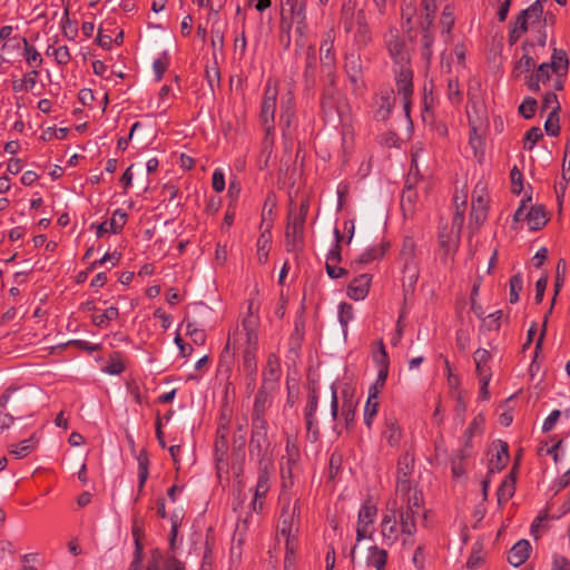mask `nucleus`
<instances>
[{
    "instance_id": "obj_1",
    "label": "nucleus",
    "mask_w": 570,
    "mask_h": 570,
    "mask_svg": "<svg viewBox=\"0 0 570 570\" xmlns=\"http://www.w3.org/2000/svg\"><path fill=\"white\" fill-rule=\"evenodd\" d=\"M259 317L252 312V303L248 306V315L240 326L236 327L228 336L227 343L220 354L219 371L228 376L232 372L235 354H238V368L246 375L247 393L255 389L257 373Z\"/></svg>"
},
{
    "instance_id": "obj_2",
    "label": "nucleus",
    "mask_w": 570,
    "mask_h": 570,
    "mask_svg": "<svg viewBox=\"0 0 570 570\" xmlns=\"http://www.w3.org/2000/svg\"><path fill=\"white\" fill-rule=\"evenodd\" d=\"M424 503L422 492L412 497H393L382 511L380 534L382 544L392 547L400 538L406 544L416 533V518L421 514Z\"/></svg>"
},
{
    "instance_id": "obj_3",
    "label": "nucleus",
    "mask_w": 570,
    "mask_h": 570,
    "mask_svg": "<svg viewBox=\"0 0 570 570\" xmlns=\"http://www.w3.org/2000/svg\"><path fill=\"white\" fill-rule=\"evenodd\" d=\"M385 48L393 61L394 80L397 95L402 97L405 115L410 116L413 96V70L410 53L396 28H390L384 36Z\"/></svg>"
},
{
    "instance_id": "obj_4",
    "label": "nucleus",
    "mask_w": 570,
    "mask_h": 570,
    "mask_svg": "<svg viewBox=\"0 0 570 570\" xmlns=\"http://www.w3.org/2000/svg\"><path fill=\"white\" fill-rule=\"evenodd\" d=\"M321 108L324 120L333 127L341 126L343 139L352 131V111L347 99L335 87L334 80L322 92Z\"/></svg>"
},
{
    "instance_id": "obj_5",
    "label": "nucleus",
    "mask_w": 570,
    "mask_h": 570,
    "mask_svg": "<svg viewBox=\"0 0 570 570\" xmlns=\"http://www.w3.org/2000/svg\"><path fill=\"white\" fill-rule=\"evenodd\" d=\"M340 22L346 33H352L353 43L358 50L372 43L373 33L367 14L363 9L356 10L352 1L343 3Z\"/></svg>"
},
{
    "instance_id": "obj_6",
    "label": "nucleus",
    "mask_w": 570,
    "mask_h": 570,
    "mask_svg": "<svg viewBox=\"0 0 570 570\" xmlns=\"http://www.w3.org/2000/svg\"><path fill=\"white\" fill-rule=\"evenodd\" d=\"M279 518L277 532L284 539H298L301 525V498L295 501H278Z\"/></svg>"
},
{
    "instance_id": "obj_7",
    "label": "nucleus",
    "mask_w": 570,
    "mask_h": 570,
    "mask_svg": "<svg viewBox=\"0 0 570 570\" xmlns=\"http://www.w3.org/2000/svg\"><path fill=\"white\" fill-rule=\"evenodd\" d=\"M308 200H303L297 209H291L286 226V248L288 252L298 250L304 244V227L308 214Z\"/></svg>"
},
{
    "instance_id": "obj_8",
    "label": "nucleus",
    "mask_w": 570,
    "mask_h": 570,
    "mask_svg": "<svg viewBox=\"0 0 570 570\" xmlns=\"http://www.w3.org/2000/svg\"><path fill=\"white\" fill-rule=\"evenodd\" d=\"M414 472V458L410 453L403 454L397 461L396 485L394 497H412L415 492H422L412 479Z\"/></svg>"
},
{
    "instance_id": "obj_9",
    "label": "nucleus",
    "mask_w": 570,
    "mask_h": 570,
    "mask_svg": "<svg viewBox=\"0 0 570 570\" xmlns=\"http://www.w3.org/2000/svg\"><path fill=\"white\" fill-rule=\"evenodd\" d=\"M268 423L266 420L252 421V434L249 440V455L257 463L272 462L267 459L271 442L267 435Z\"/></svg>"
},
{
    "instance_id": "obj_10",
    "label": "nucleus",
    "mask_w": 570,
    "mask_h": 570,
    "mask_svg": "<svg viewBox=\"0 0 570 570\" xmlns=\"http://www.w3.org/2000/svg\"><path fill=\"white\" fill-rule=\"evenodd\" d=\"M273 463L262 462L257 468V482L254 488V497L250 502L253 511L261 513L264 508V502L272 485Z\"/></svg>"
},
{
    "instance_id": "obj_11",
    "label": "nucleus",
    "mask_w": 570,
    "mask_h": 570,
    "mask_svg": "<svg viewBox=\"0 0 570 570\" xmlns=\"http://www.w3.org/2000/svg\"><path fill=\"white\" fill-rule=\"evenodd\" d=\"M377 507L371 500H365L357 513V525H356V542L360 543L364 539L373 538V528L377 518Z\"/></svg>"
},
{
    "instance_id": "obj_12",
    "label": "nucleus",
    "mask_w": 570,
    "mask_h": 570,
    "mask_svg": "<svg viewBox=\"0 0 570 570\" xmlns=\"http://www.w3.org/2000/svg\"><path fill=\"white\" fill-rule=\"evenodd\" d=\"M278 89L276 83L268 80L265 85L261 104L259 121L263 128L271 129L275 125V114Z\"/></svg>"
},
{
    "instance_id": "obj_13",
    "label": "nucleus",
    "mask_w": 570,
    "mask_h": 570,
    "mask_svg": "<svg viewBox=\"0 0 570 570\" xmlns=\"http://www.w3.org/2000/svg\"><path fill=\"white\" fill-rule=\"evenodd\" d=\"M306 3L307 0H285L284 2V10L289 12L291 19L295 24V31L301 37H305L308 31Z\"/></svg>"
},
{
    "instance_id": "obj_14",
    "label": "nucleus",
    "mask_w": 570,
    "mask_h": 570,
    "mask_svg": "<svg viewBox=\"0 0 570 570\" xmlns=\"http://www.w3.org/2000/svg\"><path fill=\"white\" fill-rule=\"evenodd\" d=\"M345 72L352 82L354 89L363 83L364 66L362 57L358 52L352 51L345 56Z\"/></svg>"
},
{
    "instance_id": "obj_15",
    "label": "nucleus",
    "mask_w": 570,
    "mask_h": 570,
    "mask_svg": "<svg viewBox=\"0 0 570 570\" xmlns=\"http://www.w3.org/2000/svg\"><path fill=\"white\" fill-rule=\"evenodd\" d=\"M282 375V366L279 357L272 353L268 355L266 364L262 373V387L273 390L278 384Z\"/></svg>"
},
{
    "instance_id": "obj_16",
    "label": "nucleus",
    "mask_w": 570,
    "mask_h": 570,
    "mask_svg": "<svg viewBox=\"0 0 570 570\" xmlns=\"http://www.w3.org/2000/svg\"><path fill=\"white\" fill-rule=\"evenodd\" d=\"M372 284V275L364 273L356 276L347 286V296L354 301L364 299Z\"/></svg>"
},
{
    "instance_id": "obj_17",
    "label": "nucleus",
    "mask_w": 570,
    "mask_h": 570,
    "mask_svg": "<svg viewBox=\"0 0 570 570\" xmlns=\"http://www.w3.org/2000/svg\"><path fill=\"white\" fill-rule=\"evenodd\" d=\"M334 41L335 31L331 28L323 33L320 47L322 65L327 68H333L335 66Z\"/></svg>"
},
{
    "instance_id": "obj_18",
    "label": "nucleus",
    "mask_w": 570,
    "mask_h": 570,
    "mask_svg": "<svg viewBox=\"0 0 570 570\" xmlns=\"http://www.w3.org/2000/svg\"><path fill=\"white\" fill-rule=\"evenodd\" d=\"M127 222V214L118 208L112 213V216L109 220H105L104 223L97 226V237H102L106 233L118 234L122 230L125 224Z\"/></svg>"
},
{
    "instance_id": "obj_19",
    "label": "nucleus",
    "mask_w": 570,
    "mask_h": 570,
    "mask_svg": "<svg viewBox=\"0 0 570 570\" xmlns=\"http://www.w3.org/2000/svg\"><path fill=\"white\" fill-rule=\"evenodd\" d=\"M382 438L386 440L390 446H399L402 439V430L396 417L393 414L386 415L382 429Z\"/></svg>"
},
{
    "instance_id": "obj_20",
    "label": "nucleus",
    "mask_w": 570,
    "mask_h": 570,
    "mask_svg": "<svg viewBox=\"0 0 570 570\" xmlns=\"http://www.w3.org/2000/svg\"><path fill=\"white\" fill-rule=\"evenodd\" d=\"M484 189L481 188L480 194L474 190L472 195V207H471V222L476 226H480L485 219L488 214V200L483 194Z\"/></svg>"
},
{
    "instance_id": "obj_21",
    "label": "nucleus",
    "mask_w": 570,
    "mask_h": 570,
    "mask_svg": "<svg viewBox=\"0 0 570 570\" xmlns=\"http://www.w3.org/2000/svg\"><path fill=\"white\" fill-rule=\"evenodd\" d=\"M532 548L528 540L515 542L508 552V562L514 568L522 566L530 557Z\"/></svg>"
},
{
    "instance_id": "obj_22",
    "label": "nucleus",
    "mask_w": 570,
    "mask_h": 570,
    "mask_svg": "<svg viewBox=\"0 0 570 570\" xmlns=\"http://www.w3.org/2000/svg\"><path fill=\"white\" fill-rule=\"evenodd\" d=\"M551 68V66H548V62L541 63L534 72L527 77L525 85L528 88L532 91H538L540 85H546L548 81L552 80L554 72Z\"/></svg>"
},
{
    "instance_id": "obj_23",
    "label": "nucleus",
    "mask_w": 570,
    "mask_h": 570,
    "mask_svg": "<svg viewBox=\"0 0 570 570\" xmlns=\"http://www.w3.org/2000/svg\"><path fill=\"white\" fill-rule=\"evenodd\" d=\"M295 117V98L292 91H287L282 96L281 100V115H279V124L283 127V134L285 135V129L289 128L292 121Z\"/></svg>"
},
{
    "instance_id": "obj_24",
    "label": "nucleus",
    "mask_w": 570,
    "mask_h": 570,
    "mask_svg": "<svg viewBox=\"0 0 570 570\" xmlns=\"http://www.w3.org/2000/svg\"><path fill=\"white\" fill-rule=\"evenodd\" d=\"M495 453L492 454L489 463V473H497L502 471L509 461V446L503 441H498L494 444Z\"/></svg>"
},
{
    "instance_id": "obj_25",
    "label": "nucleus",
    "mask_w": 570,
    "mask_h": 570,
    "mask_svg": "<svg viewBox=\"0 0 570 570\" xmlns=\"http://www.w3.org/2000/svg\"><path fill=\"white\" fill-rule=\"evenodd\" d=\"M492 358L491 353L485 348H478L473 353V361L475 364V373L479 377H492L490 367V361Z\"/></svg>"
},
{
    "instance_id": "obj_26",
    "label": "nucleus",
    "mask_w": 570,
    "mask_h": 570,
    "mask_svg": "<svg viewBox=\"0 0 570 570\" xmlns=\"http://www.w3.org/2000/svg\"><path fill=\"white\" fill-rule=\"evenodd\" d=\"M384 254L385 249L382 245L368 247L351 262V267L357 271L364 265H367L375 259L383 257Z\"/></svg>"
},
{
    "instance_id": "obj_27",
    "label": "nucleus",
    "mask_w": 570,
    "mask_h": 570,
    "mask_svg": "<svg viewBox=\"0 0 570 570\" xmlns=\"http://www.w3.org/2000/svg\"><path fill=\"white\" fill-rule=\"evenodd\" d=\"M267 387H259L254 400L252 421L266 420L265 411L268 409L271 401Z\"/></svg>"
},
{
    "instance_id": "obj_28",
    "label": "nucleus",
    "mask_w": 570,
    "mask_h": 570,
    "mask_svg": "<svg viewBox=\"0 0 570 570\" xmlns=\"http://www.w3.org/2000/svg\"><path fill=\"white\" fill-rule=\"evenodd\" d=\"M455 18H454V7L452 4H446L441 14L440 27H441V36L445 43L451 41V31L454 27Z\"/></svg>"
},
{
    "instance_id": "obj_29",
    "label": "nucleus",
    "mask_w": 570,
    "mask_h": 570,
    "mask_svg": "<svg viewBox=\"0 0 570 570\" xmlns=\"http://www.w3.org/2000/svg\"><path fill=\"white\" fill-rule=\"evenodd\" d=\"M387 551L377 546H372L367 549L366 564L375 568V570H385L387 563Z\"/></svg>"
},
{
    "instance_id": "obj_30",
    "label": "nucleus",
    "mask_w": 570,
    "mask_h": 570,
    "mask_svg": "<svg viewBox=\"0 0 570 570\" xmlns=\"http://www.w3.org/2000/svg\"><path fill=\"white\" fill-rule=\"evenodd\" d=\"M377 109L375 111V118L380 120H385L389 118L394 105L395 97L393 90H387L382 92L377 98Z\"/></svg>"
},
{
    "instance_id": "obj_31",
    "label": "nucleus",
    "mask_w": 570,
    "mask_h": 570,
    "mask_svg": "<svg viewBox=\"0 0 570 570\" xmlns=\"http://www.w3.org/2000/svg\"><path fill=\"white\" fill-rule=\"evenodd\" d=\"M525 222L530 230L541 229L547 224V215L543 206H531L525 214Z\"/></svg>"
},
{
    "instance_id": "obj_32",
    "label": "nucleus",
    "mask_w": 570,
    "mask_h": 570,
    "mask_svg": "<svg viewBox=\"0 0 570 570\" xmlns=\"http://www.w3.org/2000/svg\"><path fill=\"white\" fill-rule=\"evenodd\" d=\"M372 358L375 363L377 371H382L383 373H389L390 368V358L383 340H379L375 342L372 350Z\"/></svg>"
},
{
    "instance_id": "obj_33",
    "label": "nucleus",
    "mask_w": 570,
    "mask_h": 570,
    "mask_svg": "<svg viewBox=\"0 0 570 570\" xmlns=\"http://www.w3.org/2000/svg\"><path fill=\"white\" fill-rule=\"evenodd\" d=\"M551 66L554 76H566L569 68V59L567 52L562 49H553L551 55V61L548 62Z\"/></svg>"
},
{
    "instance_id": "obj_34",
    "label": "nucleus",
    "mask_w": 570,
    "mask_h": 570,
    "mask_svg": "<svg viewBox=\"0 0 570 570\" xmlns=\"http://www.w3.org/2000/svg\"><path fill=\"white\" fill-rule=\"evenodd\" d=\"M432 27H426V24H421V31L422 37L420 40L421 43V56L422 59L430 63L432 57H433V43H434V37L431 32Z\"/></svg>"
},
{
    "instance_id": "obj_35",
    "label": "nucleus",
    "mask_w": 570,
    "mask_h": 570,
    "mask_svg": "<svg viewBox=\"0 0 570 570\" xmlns=\"http://www.w3.org/2000/svg\"><path fill=\"white\" fill-rule=\"evenodd\" d=\"M484 416L482 414L475 415L470 422L469 426L463 433V442L466 443L468 449L473 448L472 439L483 432Z\"/></svg>"
},
{
    "instance_id": "obj_36",
    "label": "nucleus",
    "mask_w": 570,
    "mask_h": 570,
    "mask_svg": "<svg viewBox=\"0 0 570 570\" xmlns=\"http://www.w3.org/2000/svg\"><path fill=\"white\" fill-rule=\"evenodd\" d=\"M138 463V493L144 490L149 475V456L146 450H141L137 455Z\"/></svg>"
},
{
    "instance_id": "obj_37",
    "label": "nucleus",
    "mask_w": 570,
    "mask_h": 570,
    "mask_svg": "<svg viewBox=\"0 0 570 570\" xmlns=\"http://www.w3.org/2000/svg\"><path fill=\"white\" fill-rule=\"evenodd\" d=\"M284 540H285L284 570H295L296 553L299 548L298 539H284Z\"/></svg>"
},
{
    "instance_id": "obj_38",
    "label": "nucleus",
    "mask_w": 570,
    "mask_h": 570,
    "mask_svg": "<svg viewBox=\"0 0 570 570\" xmlns=\"http://www.w3.org/2000/svg\"><path fill=\"white\" fill-rule=\"evenodd\" d=\"M39 71L33 69L27 72L22 79L12 82V90L14 92L31 91L37 85Z\"/></svg>"
},
{
    "instance_id": "obj_39",
    "label": "nucleus",
    "mask_w": 570,
    "mask_h": 570,
    "mask_svg": "<svg viewBox=\"0 0 570 570\" xmlns=\"http://www.w3.org/2000/svg\"><path fill=\"white\" fill-rule=\"evenodd\" d=\"M295 476L281 475V490L278 501H295L299 498L294 491Z\"/></svg>"
},
{
    "instance_id": "obj_40",
    "label": "nucleus",
    "mask_w": 570,
    "mask_h": 570,
    "mask_svg": "<svg viewBox=\"0 0 570 570\" xmlns=\"http://www.w3.org/2000/svg\"><path fill=\"white\" fill-rule=\"evenodd\" d=\"M119 316V311L116 306H109L101 314H96L91 316V322L95 326L100 328L108 327L111 321L117 320Z\"/></svg>"
},
{
    "instance_id": "obj_41",
    "label": "nucleus",
    "mask_w": 570,
    "mask_h": 570,
    "mask_svg": "<svg viewBox=\"0 0 570 570\" xmlns=\"http://www.w3.org/2000/svg\"><path fill=\"white\" fill-rule=\"evenodd\" d=\"M534 67V59L530 55L523 53L514 65V68L512 70V77L514 79H519L523 75L529 73Z\"/></svg>"
},
{
    "instance_id": "obj_42",
    "label": "nucleus",
    "mask_w": 570,
    "mask_h": 570,
    "mask_svg": "<svg viewBox=\"0 0 570 570\" xmlns=\"http://www.w3.org/2000/svg\"><path fill=\"white\" fill-rule=\"evenodd\" d=\"M126 366L122 361L120 352H114L110 354L106 365L102 367V372L109 375H119L125 371Z\"/></svg>"
},
{
    "instance_id": "obj_43",
    "label": "nucleus",
    "mask_w": 570,
    "mask_h": 570,
    "mask_svg": "<svg viewBox=\"0 0 570 570\" xmlns=\"http://www.w3.org/2000/svg\"><path fill=\"white\" fill-rule=\"evenodd\" d=\"M22 40H23L22 56H23L24 60L27 61V63L29 66L35 67V69L40 67L43 62V59H42L40 52L36 49V47L30 45L26 38H23Z\"/></svg>"
},
{
    "instance_id": "obj_44",
    "label": "nucleus",
    "mask_w": 570,
    "mask_h": 570,
    "mask_svg": "<svg viewBox=\"0 0 570 570\" xmlns=\"http://www.w3.org/2000/svg\"><path fill=\"white\" fill-rule=\"evenodd\" d=\"M354 318V308L351 304L342 302L338 304V322L344 336L347 334L348 323Z\"/></svg>"
},
{
    "instance_id": "obj_45",
    "label": "nucleus",
    "mask_w": 570,
    "mask_h": 570,
    "mask_svg": "<svg viewBox=\"0 0 570 570\" xmlns=\"http://www.w3.org/2000/svg\"><path fill=\"white\" fill-rule=\"evenodd\" d=\"M566 273H567L566 261L563 258H560L558 261V263H557V268H556L554 296H553V299H552V305L556 302L557 295L559 294V292L561 291L562 286L564 285Z\"/></svg>"
},
{
    "instance_id": "obj_46",
    "label": "nucleus",
    "mask_w": 570,
    "mask_h": 570,
    "mask_svg": "<svg viewBox=\"0 0 570 570\" xmlns=\"http://www.w3.org/2000/svg\"><path fill=\"white\" fill-rule=\"evenodd\" d=\"M454 249L445 242H440L439 248V258L442 266L446 269H450L454 259Z\"/></svg>"
},
{
    "instance_id": "obj_47",
    "label": "nucleus",
    "mask_w": 570,
    "mask_h": 570,
    "mask_svg": "<svg viewBox=\"0 0 570 570\" xmlns=\"http://www.w3.org/2000/svg\"><path fill=\"white\" fill-rule=\"evenodd\" d=\"M60 24H61V29L63 31V35L69 40H75V38L78 35V29L76 27V23H73L71 21V19L69 18V7L68 6L63 10Z\"/></svg>"
},
{
    "instance_id": "obj_48",
    "label": "nucleus",
    "mask_w": 570,
    "mask_h": 570,
    "mask_svg": "<svg viewBox=\"0 0 570 570\" xmlns=\"http://www.w3.org/2000/svg\"><path fill=\"white\" fill-rule=\"evenodd\" d=\"M421 8L424 12V19L420 24H426V27H433L434 14L436 12V0H422Z\"/></svg>"
},
{
    "instance_id": "obj_49",
    "label": "nucleus",
    "mask_w": 570,
    "mask_h": 570,
    "mask_svg": "<svg viewBox=\"0 0 570 570\" xmlns=\"http://www.w3.org/2000/svg\"><path fill=\"white\" fill-rule=\"evenodd\" d=\"M35 444V438L31 436L27 440L21 441L17 446L12 448L10 450V453L14 455L17 459H23L33 451Z\"/></svg>"
},
{
    "instance_id": "obj_50",
    "label": "nucleus",
    "mask_w": 570,
    "mask_h": 570,
    "mask_svg": "<svg viewBox=\"0 0 570 570\" xmlns=\"http://www.w3.org/2000/svg\"><path fill=\"white\" fill-rule=\"evenodd\" d=\"M560 110V104L558 100V97L554 92L548 91L542 99L541 102V111L542 112H550L558 114Z\"/></svg>"
},
{
    "instance_id": "obj_51",
    "label": "nucleus",
    "mask_w": 570,
    "mask_h": 570,
    "mask_svg": "<svg viewBox=\"0 0 570 570\" xmlns=\"http://www.w3.org/2000/svg\"><path fill=\"white\" fill-rule=\"evenodd\" d=\"M341 415L347 428L354 424L356 415V403L352 399L345 400L343 402Z\"/></svg>"
},
{
    "instance_id": "obj_52",
    "label": "nucleus",
    "mask_w": 570,
    "mask_h": 570,
    "mask_svg": "<svg viewBox=\"0 0 570 570\" xmlns=\"http://www.w3.org/2000/svg\"><path fill=\"white\" fill-rule=\"evenodd\" d=\"M514 493V480L505 479L497 491L498 502H508Z\"/></svg>"
},
{
    "instance_id": "obj_53",
    "label": "nucleus",
    "mask_w": 570,
    "mask_h": 570,
    "mask_svg": "<svg viewBox=\"0 0 570 570\" xmlns=\"http://www.w3.org/2000/svg\"><path fill=\"white\" fill-rule=\"evenodd\" d=\"M271 246V236L263 233L257 239V255L261 263L267 262Z\"/></svg>"
},
{
    "instance_id": "obj_54",
    "label": "nucleus",
    "mask_w": 570,
    "mask_h": 570,
    "mask_svg": "<svg viewBox=\"0 0 570 570\" xmlns=\"http://www.w3.org/2000/svg\"><path fill=\"white\" fill-rule=\"evenodd\" d=\"M225 27L218 21L214 22L210 29V41L214 49H222L224 46Z\"/></svg>"
},
{
    "instance_id": "obj_55",
    "label": "nucleus",
    "mask_w": 570,
    "mask_h": 570,
    "mask_svg": "<svg viewBox=\"0 0 570 570\" xmlns=\"http://www.w3.org/2000/svg\"><path fill=\"white\" fill-rule=\"evenodd\" d=\"M304 417H305V424H306L307 439L313 443L317 442L320 439V426H318V421L316 419V415L304 416Z\"/></svg>"
},
{
    "instance_id": "obj_56",
    "label": "nucleus",
    "mask_w": 570,
    "mask_h": 570,
    "mask_svg": "<svg viewBox=\"0 0 570 570\" xmlns=\"http://www.w3.org/2000/svg\"><path fill=\"white\" fill-rule=\"evenodd\" d=\"M379 401H368L366 400L365 406H364V424L371 429L374 422V417L376 416L379 412Z\"/></svg>"
},
{
    "instance_id": "obj_57",
    "label": "nucleus",
    "mask_w": 570,
    "mask_h": 570,
    "mask_svg": "<svg viewBox=\"0 0 570 570\" xmlns=\"http://www.w3.org/2000/svg\"><path fill=\"white\" fill-rule=\"evenodd\" d=\"M543 134L541 128L532 127L530 128L524 136L523 148L531 150L535 144L542 138Z\"/></svg>"
},
{
    "instance_id": "obj_58",
    "label": "nucleus",
    "mask_w": 570,
    "mask_h": 570,
    "mask_svg": "<svg viewBox=\"0 0 570 570\" xmlns=\"http://www.w3.org/2000/svg\"><path fill=\"white\" fill-rule=\"evenodd\" d=\"M510 294L509 301L511 304H515L519 301V293L522 291L523 281L521 275H513L510 278Z\"/></svg>"
},
{
    "instance_id": "obj_59",
    "label": "nucleus",
    "mask_w": 570,
    "mask_h": 570,
    "mask_svg": "<svg viewBox=\"0 0 570 570\" xmlns=\"http://www.w3.org/2000/svg\"><path fill=\"white\" fill-rule=\"evenodd\" d=\"M187 335L197 345H204L206 342V333L204 330L197 328L196 324L188 322L186 324Z\"/></svg>"
},
{
    "instance_id": "obj_60",
    "label": "nucleus",
    "mask_w": 570,
    "mask_h": 570,
    "mask_svg": "<svg viewBox=\"0 0 570 570\" xmlns=\"http://www.w3.org/2000/svg\"><path fill=\"white\" fill-rule=\"evenodd\" d=\"M299 460L281 459L279 474L286 476H295L298 470Z\"/></svg>"
},
{
    "instance_id": "obj_61",
    "label": "nucleus",
    "mask_w": 570,
    "mask_h": 570,
    "mask_svg": "<svg viewBox=\"0 0 570 570\" xmlns=\"http://www.w3.org/2000/svg\"><path fill=\"white\" fill-rule=\"evenodd\" d=\"M544 130L549 136L556 137L560 132L558 114L550 112L544 122Z\"/></svg>"
},
{
    "instance_id": "obj_62",
    "label": "nucleus",
    "mask_w": 570,
    "mask_h": 570,
    "mask_svg": "<svg viewBox=\"0 0 570 570\" xmlns=\"http://www.w3.org/2000/svg\"><path fill=\"white\" fill-rule=\"evenodd\" d=\"M317 407H318V394H317V391L315 389H313L307 396L306 405L304 409V416L316 415Z\"/></svg>"
},
{
    "instance_id": "obj_63",
    "label": "nucleus",
    "mask_w": 570,
    "mask_h": 570,
    "mask_svg": "<svg viewBox=\"0 0 570 570\" xmlns=\"http://www.w3.org/2000/svg\"><path fill=\"white\" fill-rule=\"evenodd\" d=\"M537 108V100L534 98H525L519 106V112L525 118L530 119L534 116Z\"/></svg>"
},
{
    "instance_id": "obj_64",
    "label": "nucleus",
    "mask_w": 570,
    "mask_h": 570,
    "mask_svg": "<svg viewBox=\"0 0 570 570\" xmlns=\"http://www.w3.org/2000/svg\"><path fill=\"white\" fill-rule=\"evenodd\" d=\"M448 98L452 104H458L461 100V89L456 78L448 81Z\"/></svg>"
}]
</instances>
